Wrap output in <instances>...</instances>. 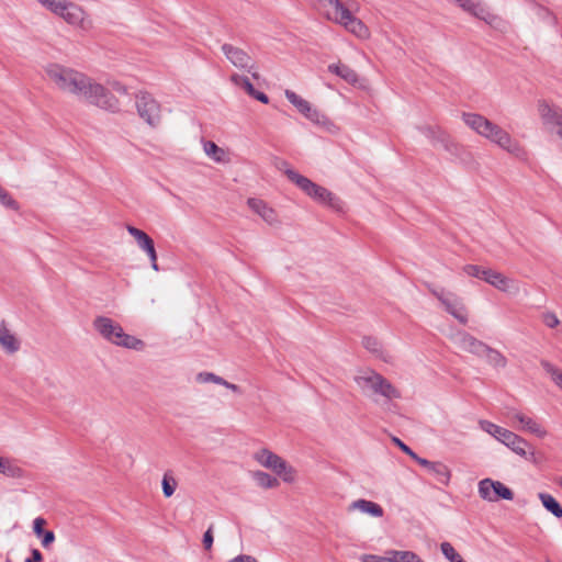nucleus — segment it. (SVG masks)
<instances>
[{
  "instance_id": "dca6fc26",
  "label": "nucleus",
  "mask_w": 562,
  "mask_h": 562,
  "mask_svg": "<svg viewBox=\"0 0 562 562\" xmlns=\"http://www.w3.org/2000/svg\"><path fill=\"white\" fill-rule=\"evenodd\" d=\"M247 204L249 209L258 214L267 224L273 226L280 223L277 212L263 200L249 198Z\"/></svg>"
},
{
  "instance_id": "7ed1b4c3",
  "label": "nucleus",
  "mask_w": 562,
  "mask_h": 562,
  "mask_svg": "<svg viewBox=\"0 0 562 562\" xmlns=\"http://www.w3.org/2000/svg\"><path fill=\"white\" fill-rule=\"evenodd\" d=\"M93 328L106 341L133 350H142L145 342L132 335L126 334L123 327L106 316H97L93 321Z\"/></svg>"
},
{
  "instance_id": "69168bd1",
  "label": "nucleus",
  "mask_w": 562,
  "mask_h": 562,
  "mask_svg": "<svg viewBox=\"0 0 562 562\" xmlns=\"http://www.w3.org/2000/svg\"><path fill=\"white\" fill-rule=\"evenodd\" d=\"M5 562H12V560L10 558H7Z\"/></svg>"
},
{
  "instance_id": "e2e57ef3",
  "label": "nucleus",
  "mask_w": 562,
  "mask_h": 562,
  "mask_svg": "<svg viewBox=\"0 0 562 562\" xmlns=\"http://www.w3.org/2000/svg\"><path fill=\"white\" fill-rule=\"evenodd\" d=\"M541 10L543 11V9H541ZM544 12H546V14H547V15H550V16H551V13H550V12H548V11H546V10H544Z\"/></svg>"
},
{
  "instance_id": "5fc2aeb1",
  "label": "nucleus",
  "mask_w": 562,
  "mask_h": 562,
  "mask_svg": "<svg viewBox=\"0 0 562 562\" xmlns=\"http://www.w3.org/2000/svg\"><path fill=\"white\" fill-rule=\"evenodd\" d=\"M43 560V555L38 549L32 550V555L25 560V562H41Z\"/></svg>"
},
{
  "instance_id": "473e14b6",
  "label": "nucleus",
  "mask_w": 562,
  "mask_h": 562,
  "mask_svg": "<svg viewBox=\"0 0 562 562\" xmlns=\"http://www.w3.org/2000/svg\"><path fill=\"white\" fill-rule=\"evenodd\" d=\"M232 82H234L235 86L244 89L249 95L255 93V87L250 82L249 78L246 76H241L238 74H234L231 77Z\"/></svg>"
},
{
  "instance_id": "864d4df0",
  "label": "nucleus",
  "mask_w": 562,
  "mask_h": 562,
  "mask_svg": "<svg viewBox=\"0 0 562 562\" xmlns=\"http://www.w3.org/2000/svg\"><path fill=\"white\" fill-rule=\"evenodd\" d=\"M250 97H252L254 99L260 101L263 104L269 103V97L266 93H263L261 91H258L256 89H255V93H252Z\"/></svg>"
},
{
  "instance_id": "5701e85b",
  "label": "nucleus",
  "mask_w": 562,
  "mask_h": 562,
  "mask_svg": "<svg viewBox=\"0 0 562 562\" xmlns=\"http://www.w3.org/2000/svg\"><path fill=\"white\" fill-rule=\"evenodd\" d=\"M0 345L9 353H14L20 348V342L3 323L0 324Z\"/></svg>"
},
{
  "instance_id": "13d9d810",
  "label": "nucleus",
  "mask_w": 562,
  "mask_h": 562,
  "mask_svg": "<svg viewBox=\"0 0 562 562\" xmlns=\"http://www.w3.org/2000/svg\"><path fill=\"white\" fill-rule=\"evenodd\" d=\"M113 89L119 93H126V87L120 82H115Z\"/></svg>"
},
{
  "instance_id": "37998d69",
  "label": "nucleus",
  "mask_w": 562,
  "mask_h": 562,
  "mask_svg": "<svg viewBox=\"0 0 562 562\" xmlns=\"http://www.w3.org/2000/svg\"><path fill=\"white\" fill-rule=\"evenodd\" d=\"M360 560L362 562H395L393 561L392 554H387L386 557H380L375 554H363Z\"/></svg>"
},
{
  "instance_id": "f03ea898",
  "label": "nucleus",
  "mask_w": 562,
  "mask_h": 562,
  "mask_svg": "<svg viewBox=\"0 0 562 562\" xmlns=\"http://www.w3.org/2000/svg\"><path fill=\"white\" fill-rule=\"evenodd\" d=\"M462 120L471 130L480 136L496 144L501 148L510 154L519 155L521 153L520 145L512 138V136L503 130L499 125L487 120L485 116L477 113H463Z\"/></svg>"
},
{
  "instance_id": "cd10ccee",
  "label": "nucleus",
  "mask_w": 562,
  "mask_h": 562,
  "mask_svg": "<svg viewBox=\"0 0 562 562\" xmlns=\"http://www.w3.org/2000/svg\"><path fill=\"white\" fill-rule=\"evenodd\" d=\"M203 148L205 154L212 158L216 162L224 161L225 151L223 148L218 147L214 142L206 140L203 144Z\"/></svg>"
},
{
  "instance_id": "f704fd0d",
  "label": "nucleus",
  "mask_w": 562,
  "mask_h": 562,
  "mask_svg": "<svg viewBox=\"0 0 562 562\" xmlns=\"http://www.w3.org/2000/svg\"><path fill=\"white\" fill-rule=\"evenodd\" d=\"M162 493L165 497H171L176 491L177 487V481L176 479L169 474L168 472L164 474L162 481Z\"/></svg>"
},
{
  "instance_id": "bf43d9fd",
  "label": "nucleus",
  "mask_w": 562,
  "mask_h": 562,
  "mask_svg": "<svg viewBox=\"0 0 562 562\" xmlns=\"http://www.w3.org/2000/svg\"><path fill=\"white\" fill-rule=\"evenodd\" d=\"M557 126L559 127V128H558V135H559V136L561 137V139H562V122H561L559 125H557Z\"/></svg>"
},
{
  "instance_id": "de8ad7c7",
  "label": "nucleus",
  "mask_w": 562,
  "mask_h": 562,
  "mask_svg": "<svg viewBox=\"0 0 562 562\" xmlns=\"http://www.w3.org/2000/svg\"><path fill=\"white\" fill-rule=\"evenodd\" d=\"M294 469L285 462V469L280 475L284 482L292 483L294 481Z\"/></svg>"
},
{
  "instance_id": "2f4dec72",
  "label": "nucleus",
  "mask_w": 562,
  "mask_h": 562,
  "mask_svg": "<svg viewBox=\"0 0 562 562\" xmlns=\"http://www.w3.org/2000/svg\"><path fill=\"white\" fill-rule=\"evenodd\" d=\"M362 346L376 357H382L383 355L382 344L373 336L363 337Z\"/></svg>"
},
{
  "instance_id": "0e129e2a",
  "label": "nucleus",
  "mask_w": 562,
  "mask_h": 562,
  "mask_svg": "<svg viewBox=\"0 0 562 562\" xmlns=\"http://www.w3.org/2000/svg\"><path fill=\"white\" fill-rule=\"evenodd\" d=\"M559 485L562 487V477L559 481Z\"/></svg>"
},
{
  "instance_id": "a18cd8bd",
  "label": "nucleus",
  "mask_w": 562,
  "mask_h": 562,
  "mask_svg": "<svg viewBox=\"0 0 562 562\" xmlns=\"http://www.w3.org/2000/svg\"><path fill=\"white\" fill-rule=\"evenodd\" d=\"M430 293L440 301V303L442 302V300L449 294L450 291H447L445 290L443 288H436V286H431L429 285L428 286Z\"/></svg>"
},
{
  "instance_id": "4c0bfd02",
  "label": "nucleus",
  "mask_w": 562,
  "mask_h": 562,
  "mask_svg": "<svg viewBox=\"0 0 562 562\" xmlns=\"http://www.w3.org/2000/svg\"><path fill=\"white\" fill-rule=\"evenodd\" d=\"M196 381L200 383L212 382V383L220 384V385L225 384V379H223L222 376L216 375L215 373H212V372L198 373Z\"/></svg>"
},
{
  "instance_id": "49530a36",
  "label": "nucleus",
  "mask_w": 562,
  "mask_h": 562,
  "mask_svg": "<svg viewBox=\"0 0 562 562\" xmlns=\"http://www.w3.org/2000/svg\"><path fill=\"white\" fill-rule=\"evenodd\" d=\"M543 323L550 327V328H554L555 326L559 325L560 321L559 318L557 317L555 314L553 313H547L543 315Z\"/></svg>"
},
{
  "instance_id": "052dcab7",
  "label": "nucleus",
  "mask_w": 562,
  "mask_h": 562,
  "mask_svg": "<svg viewBox=\"0 0 562 562\" xmlns=\"http://www.w3.org/2000/svg\"><path fill=\"white\" fill-rule=\"evenodd\" d=\"M453 562H465V561H464V560L461 558V555H460V557L458 558V560H456V561H453Z\"/></svg>"
},
{
  "instance_id": "f3484780",
  "label": "nucleus",
  "mask_w": 562,
  "mask_h": 562,
  "mask_svg": "<svg viewBox=\"0 0 562 562\" xmlns=\"http://www.w3.org/2000/svg\"><path fill=\"white\" fill-rule=\"evenodd\" d=\"M255 458L261 465L272 470L278 475H281L285 469V461L268 449H261L255 454Z\"/></svg>"
},
{
  "instance_id": "9d476101",
  "label": "nucleus",
  "mask_w": 562,
  "mask_h": 562,
  "mask_svg": "<svg viewBox=\"0 0 562 562\" xmlns=\"http://www.w3.org/2000/svg\"><path fill=\"white\" fill-rule=\"evenodd\" d=\"M222 52L232 65L240 69H246L255 79L259 78L258 72L254 71V60L247 52L227 43L222 45Z\"/></svg>"
},
{
  "instance_id": "4d7b16f0",
  "label": "nucleus",
  "mask_w": 562,
  "mask_h": 562,
  "mask_svg": "<svg viewBox=\"0 0 562 562\" xmlns=\"http://www.w3.org/2000/svg\"><path fill=\"white\" fill-rule=\"evenodd\" d=\"M223 386H225L226 389L235 392V393H241V390L238 385L234 384V383H231L228 381L225 380V384H222Z\"/></svg>"
},
{
  "instance_id": "423d86ee",
  "label": "nucleus",
  "mask_w": 562,
  "mask_h": 562,
  "mask_svg": "<svg viewBox=\"0 0 562 562\" xmlns=\"http://www.w3.org/2000/svg\"><path fill=\"white\" fill-rule=\"evenodd\" d=\"M480 425L483 430L492 435L494 438H496L498 441L504 443L506 447H508L512 451H514L516 454L530 460L535 457L533 451H529V443L526 439L522 437L516 435L515 432L503 428L501 426H497L491 422L487 420H481Z\"/></svg>"
},
{
  "instance_id": "a878e982",
  "label": "nucleus",
  "mask_w": 562,
  "mask_h": 562,
  "mask_svg": "<svg viewBox=\"0 0 562 562\" xmlns=\"http://www.w3.org/2000/svg\"><path fill=\"white\" fill-rule=\"evenodd\" d=\"M539 499L543 507L554 517L562 518V506L551 494L539 493Z\"/></svg>"
},
{
  "instance_id": "603ef678",
  "label": "nucleus",
  "mask_w": 562,
  "mask_h": 562,
  "mask_svg": "<svg viewBox=\"0 0 562 562\" xmlns=\"http://www.w3.org/2000/svg\"><path fill=\"white\" fill-rule=\"evenodd\" d=\"M420 132L430 139V142L435 138V134L439 128L432 127V126H424L419 128Z\"/></svg>"
},
{
  "instance_id": "6ab92c4d",
  "label": "nucleus",
  "mask_w": 562,
  "mask_h": 562,
  "mask_svg": "<svg viewBox=\"0 0 562 562\" xmlns=\"http://www.w3.org/2000/svg\"><path fill=\"white\" fill-rule=\"evenodd\" d=\"M345 26L346 30L358 36L359 38H366L369 36V30L366 24L356 18L350 11L346 19H342L339 23Z\"/></svg>"
},
{
  "instance_id": "680f3d73",
  "label": "nucleus",
  "mask_w": 562,
  "mask_h": 562,
  "mask_svg": "<svg viewBox=\"0 0 562 562\" xmlns=\"http://www.w3.org/2000/svg\"><path fill=\"white\" fill-rule=\"evenodd\" d=\"M453 562H465V561H464V560L461 558V555H460V557L458 558V560H456V561H453Z\"/></svg>"
},
{
  "instance_id": "bb28decb",
  "label": "nucleus",
  "mask_w": 562,
  "mask_h": 562,
  "mask_svg": "<svg viewBox=\"0 0 562 562\" xmlns=\"http://www.w3.org/2000/svg\"><path fill=\"white\" fill-rule=\"evenodd\" d=\"M483 357H486L487 362L494 368H505L507 366L506 358L496 349L491 348L486 345Z\"/></svg>"
},
{
  "instance_id": "79ce46f5",
  "label": "nucleus",
  "mask_w": 562,
  "mask_h": 562,
  "mask_svg": "<svg viewBox=\"0 0 562 562\" xmlns=\"http://www.w3.org/2000/svg\"><path fill=\"white\" fill-rule=\"evenodd\" d=\"M393 442L407 456H409L413 460L417 462V459H419V456L415 453L406 443H404L401 439L397 437H393Z\"/></svg>"
},
{
  "instance_id": "a19ab883",
  "label": "nucleus",
  "mask_w": 562,
  "mask_h": 562,
  "mask_svg": "<svg viewBox=\"0 0 562 562\" xmlns=\"http://www.w3.org/2000/svg\"><path fill=\"white\" fill-rule=\"evenodd\" d=\"M440 549L445 558L450 562L458 560V558L460 557V554L454 550L452 544L449 542H442Z\"/></svg>"
},
{
  "instance_id": "a211bd4d",
  "label": "nucleus",
  "mask_w": 562,
  "mask_h": 562,
  "mask_svg": "<svg viewBox=\"0 0 562 562\" xmlns=\"http://www.w3.org/2000/svg\"><path fill=\"white\" fill-rule=\"evenodd\" d=\"M538 111L544 124L559 125L562 122V110L539 101Z\"/></svg>"
},
{
  "instance_id": "aec40b11",
  "label": "nucleus",
  "mask_w": 562,
  "mask_h": 562,
  "mask_svg": "<svg viewBox=\"0 0 562 562\" xmlns=\"http://www.w3.org/2000/svg\"><path fill=\"white\" fill-rule=\"evenodd\" d=\"M59 16L69 24L79 25L85 20V11L76 3L67 1Z\"/></svg>"
},
{
  "instance_id": "4be33fe9",
  "label": "nucleus",
  "mask_w": 562,
  "mask_h": 562,
  "mask_svg": "<svg viewBox=\"0 0 562 562\" xmlns=\"http://www.w3.org/2000/svg\"><path fill=\"white\" fill-rule=\"evenodd\" d=\"M350 509H359L360 512L376 518L383 516V508L379 504L363 498L352 502Z\"/></svg>"
},
{
  "instance_id": "6e6d98bb",
  "label": "nucleus",
  "mask_w": 562,
  "mask_h": 562,
  "mask_svg": "<svg viewBox=\"0 0 562 562\" xmlns=\"http://www.w3.org/2000/svg\"><path fill=\"white\" fill-rule=\"evenodd\" d=\"M229 562H258L254 557L240 554L232 559Z\"/></svg>"
},
{
  "instance_id": "ea45409f",
  "label": "nucleus",
  "mask_w": 562,
  "mask_h": 562,
  "mask_svg": "<svg viewBox=\"0 0 562 562\" xmlns=\"http://www.w3.org/2000/svg\"><path fill=\"white\" fill-rule=\"evenodd\" d=\"M305 117L317 125H325L327 123V117L313 106Z\"/></svg>"
},
{
  "instance_id": "4468645a",
  "label": "nucleus",
  "mask_w": 562,
  "mask_h": 562,
  "mask_svg": "<svg viewBox=\"0 0 562 562\" xmlns=\"http://www.w3.org/2000/svg\"><path fill=\"white\" fill-rule=\"evenodd\" d=\"M441 304L445 310L458 319L461 324L468 323V312L462 303V300L454 293L449 292V294L442 300Z\"/></svg>"
},
{
  "instance_id": "c9c22d12",
  "label": "nucleus",
  "mask_w": 562,
  "mask_h": 562,
  "mask_svg": "<svg viewBox=\"0 0 562 562\" xmlns=\"http://www.w3.org/2000/svg\"><path fill=\"white\" fill-rule=\"evenodd\" d=\"M541 367L544 371L551 375L552 380L555 384L562 387V371L555 368L552 363L547 360L541 361Z\"/></svg>"
},
{
  "instance_id": "20e7f679",
  "label": "nucleus",
  "mask_w": 562,
  "mask_h": 562,
  "mask_svg": "<svg viewBox=\"0 0 562 562\" xmlns=\"http://www.w3.org/2000/svg\"><path fill=\"white\" fill-rule=\"evenodd\" d=\"M353 380L366 395H381L386 400L401 397L400 391L393 386L387 379L374 370L367 369L359 371Z\"/></svg>"
},
{
  "instance_id": "9b49d317",
  "label": "nucleus",
  "mask_w": 562,
  "mask_h": 562,
  "mask_svg": "<svg viewBox=\"0 0 562 562\" xmlns=\"http://www.w3.org/2000/svg\"><path fill=\"white\" fill-rule=\"evenodd\" d=\"M126 229H127L128 234L135 238L138 247L143 251H145L147 254V256L149 257L151 268L155 271H158L159 267L157 263V252L155 249V244H154L153 238L148 234H146L144 231H142L135 226L128 225L126 227Z\"/></svg>"
},
{
  "instance_id": "8fccbe9b",
  "label": "nucleus",
  "mask_w": 562,
  "mask_h": 562,
  "mask_svg": "<svg viewBox=\"0 0 562 562\" xmlns=\"http://www.w3.org/2000/svg\"><path fill=\"white\" fill-rule=\"evenodd\" d=\"M55 540V533L53 531H44L42 533V544L43 547H49Z\"/></svg>"
},
{
  "instance_id": "3c124183",
  "label": "nucleus",
  "mask_w": 562,
  "mask_h": 562,
  "mask_svg": "<svg viewBox=\"0 0 562 562\" xmlns=\"http://www.w3.org/2000/svg\"><path fill=\"white\" fill-rule=\"evenodd\" d=\"M212 527H210L203 535V546L206 550H210L213 544Z\"/></svg>"
},
{
  "instance_id": "c85d7f7f",
  "label": "nucleus",
  "mask_w": 562,
  "mask_h": 562,
  "mask_svg": "<svg viewBox=\"0 0 562 562\" xmlns=\"http://www.w3.org/2000/svg\"><path fill=\"white\" fill-rule=\"evenodd\" d=\"M0 473L10 477H21L23 475V470L13 461L2 458L0 464Z\"/></svg>"
},
{
  "instance_id": "72a5a7b5",
  "label": "nucleus",
  "mask_w": 562,
  "mask_h": 562,
  "mask_svg": "<svg viewBox=\"0 0 562 562\" xmlns=\"http://www.w3.org/2000/svg\"><path fill=\"white\" fill-rule=\"evenodd\" d=\"M442 148L449 153L451 156L463 159V156H469L470 154L465 150V148L458 143L453 142L451 138L442 146Z\"/></svg>"
},
{
  "instance_id": "ddd939ff",
  "label": "nucleus",
  "mask_w": 562,
  "mask_h": 562,
  "mask_svg": "<svg viewBox=\"0 0 562 562\" xmlns=\"http://www.w3.org/2000/svg\"><path fill=\"white\" fill-rule=\"evenodd\" d=\"M453 342L463 351L473 353L479 357H483L484 350H486V344L476 339L474 336L467 331H458L452 337Z\"/></svg>"
},
{
  "instance_id": "6e6552de",
  "label": "nucleus",
  "mask_w": 562,
  "mask_h": 562,
  "mask_svg": "<svg viewBox=\"0 0 562 562\" xmlns=\"http://www.w3.org/2000/svg\"><path fill=\"white\" fill-rule=\"evenodd\" d=\"M463 270L468 276L484 280L485 282L490 283L491 285L495 286L501 291H510L512 285L514 283L504 274L492 269L483 268L481 266L467 265L464 266Z\"/></svg>"
},
{
  "instance_id": "f8f14e48",
  "label": "nucleus",
  "mask_w": 562,
  "mask_h": 562,
  "mask_svg": "<svg viewBox=\"0 0 562 562\" xmlns=\"http://www.w3.org/2000/svg\"><path fill=\"white\" fill-rule=\"evenodd\" d=\"M316 7L327 20L338 24L349 14V9L340 0H317Z\"/></svg>"
},
{
  "instance_id": "39448f33",
  "label": "nucleus",
  "mask_w": 562,
  "mask_h": 562,
  "mask_svg": "<svg viewBox=\"0 0 562 562\" xmlns=\"http://www.w3.org/2000/svg\"><path fill=\"white\" fill-rule=\"evenodd\" d=\"M284 173L291 182L295 183L305 194L316 202L326 204L336 210L340 209V200L326 188L313 182L291 168H285Z\"/></svg>"
},
{
  "instance_id": "393cba45",
  "label": "nucleus",
  "mask_w": 562,
  "mask_h": 562,
  "mask_svg": "<svg viewBox=\"0 0 562 562\" xmlns=\"http://www.w3.org/2000/svg\"><path fill=\"white\" fill-rule=\"evenodd\" d=\"M284 95L286 100L296 108V110L302 113L304 116L307 115L308 112H311V108L313 106L308 101L301 98L299 94H296L294 91L286 89L284 91Z\"/></svg>"
},
{
  "instance_id": "c03bdc74",
  "label": "nucleus",
  "mask_w": 562,
  "mask_h": 562,
  "mask_svg": "<svg viewBox=\"0 0 562 562\" xmlns=\"http://www.w3.org/2000/svg\"><path fill=\"white\" fill-rule=\"evenodd\" d=\"M450 139V136L441 131L440 128L435 134V138L431 140L432 145H440L441 147Z\"/></svg>"
},
{
  "instance_id": "f257e3e1",
  "label": "nucleus",
  "mask_w": 562,
  "mask_h": 562,
  "mask_svg": "<svg viewBox=\"0 0 562 562\" xmlns=\"http://www.w3.org/2000/svg\"><path fill=\"white\" fill-rule=\"evenodd\" d=\"M44 70L58 90L111 112L119 110V100L86 74L57 63L47 64Z\"/></svg>"
},
{
  "instance_id": "58836bf2",
  "label": "nucleus",
  "mask_w": 562,
  "mask_h": 562,
  "mask_svg": "<svg viewBox=\"0 0 562 562\" xmlns=\"http://www.w3.org/2000/svg\"><path fill=\"white\" fill-rule=\"evenodd\" d=\"M0 203L7 209L18 211L19 203L12 198V195L0 187Z\"/></svg>"
},
{
  "instance_id": "1a4fd4ad",
  "label": "nucleus",
  "mask_w": 562,
  "mask_h": 562,
  "mask_svg": "<svg viewBox=\"0 0 562 562\" xmlns=\"http://www.w3.org/2000/svg\"><path fill=\"white\" fill-rule=\"evenodd\" d=\"M479 495L487 502L512 501L514 492L499 481L483 479L479 482Z\"/></svg>"
},
{
  "instance_id": "c756f323",
  "label": "nucleus",
  "mask_w": 562,
  "mask_h": 562,
  "mask_svg": "<svg viewBox=\"0 0 562 562\" xmlns=\"http://www.w3.org/2000/svg\"><path fill=\"white\" fill-rule=\"evenodd\" d=\"M257 484L263 488H273L279 485V481L269 473L257 471L254 474Z\"/></svg>"
},
{
  "instance_id": "2eb2a0df",
  "label": "nucleus",
  "mask_w": 562,
  "mask_h": 562,
  "mask_svg": "<svg viewBox=\"0 0 562 562\" xmlns=\"http://www.w3.org/2000/svg\"><path fill=\"white\" fill-rule=\"evenodd\" d=\"M417 463L424 467L440 484L448 485L451 477L449 468L439 461H429L425 458L419 457Z\"/></svg>"
},
{
  "instance_id": "e433bc0d",
  "label": "nucleus",
  "mask_w": 562,
  "mask_h": 562,
  "mask_svg": "<svg viewBox=\"0 0 562 562\" xmlns=\"http://www.w3.org/2000/svg\"><path fill=\"white\" fill-rule=\"evenodd\" d=\"M41 4H43L46 9L59 15L63 12V8L67 3V0H37Z\"/></svg>"
},
{
  "instance_id": "09e8293b",
  "label": "nucleus",
  "mask_w": 562,
  "mask_h": 562,
  "mask_svg": "<svg viewBox=\"0 0 562 562\" xmlns=\"http://www.w3.org/2000/svg\"><path fill=\"white\" fill-rule=\"evenodd\" d=\"M46 524L45 519L42 517L35 518L33 522V531L36 536L41 537L44 532L43 526Z\"/></svg>"
},
{
  "instance_id": "7c9ffc66",
  "label": "nucleus",
  "mask_w": 562,
  "mask_h": 562,
  "mask_svg": "<svg viewBox=\"0 0 562 562\" xmlns=\"http://www.w3.org/2000/svg\"><path fill=\"white\" fill-rule=\"evenodd\" d=\"M386 554H392L395 562H424L416 553L412 551L391 550Z\"/></svg>"
},
{
  "instance_id": "0eeeda50",
  "label": "nucleus",
  "mask_w": 562,
  "mask_h": 562,
  "mask_svg": "<svg viewBox=\"0 0 562 562\" xmlns=\"http://www.w3.org/2000/svg\"><path fill=\"white\" fill-rule=\"evenodd\" d=\"M135 105L137 113L149 126L156 127L161 121V106L148 92L136 94Z\"/></svg>"
},
{
  "instance_id": "b1692460",
  "label": "nucleus",
  "mask_w": 562,
  "mask_h": 562,
  "mask_svg": "<svg viewBox=\"0 0 562 562\" xmlns=\"http://www.w3.org/2000/svg\"><path fill=\"white\" fill-rule=\"evenodd\" d=\"M328 70L331 74L339 76L341 79H344L348 83H355L358 80L357 72L347 65L331 64L328 66Z\"/></svg>"
},
{
  "instance_id": "412c9836",
  "label": "nucleus",
  "mask_w": 562,
  "mask_h": 562,
  "mask_svg": "<svg viewBox=\"0 0 562 562\" xmlns=\"http://www.w3.org/2000/svg\"><path fill=\"white\" fill-rule=\"evenodd\" d=\"M514 418L522 425L524 430H527L530 434H533L539 438H543L547 436V430L535 419H532L521 413H516L514 415Z\"/></svg>"
}]
</instances>
